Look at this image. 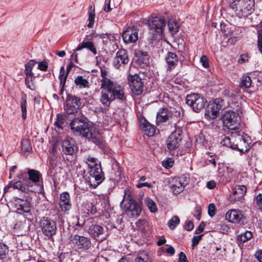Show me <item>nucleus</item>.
Returning a JSON list of instances; mask_svg holds the SVG:
<instances>
[{
  "instance_id": "28",
  "label": "nucleus",
  "mask_w": 262,
  "mask_h": 262,
  "mask_svg": "<svg viewBox=\"0 0 262 262\" xmlns=\"http://www.w3.org/2000/svg\"><path fill=\"white\" fill-rule=\"evenodd\" d=\"M28 174L30 180L34 183L35 185H39L40 180H42V176L40 173L34 169H28Z\"/></svg>"
},
{
  "instance_id": "30",
  "label": "nucleus",
  "mask_w": 262,
  "mask_h": 262,
  "mask_svg": "<svg viewBox=\"0 0 262 262\" xmlns=\"http://www.w3.org/2000/svg\"><path fill=\"white\" fill-rule=\"evenodd\" d=\"M253 237V233L250 231H246L237 236V240L238 244H243L251 239Z\"/></svg>"
},
{
  "instance_id": "20",
  "label": "nucleus",
  "mask_w": 262,
  "mask_h": 262,
  "mask_svg": "<svg viewBox=\"0 0 262 262\" xmlns=\"http://www.w3.org/2000/svg\"><path fill=\"white\" fill-rule=\"evenodd\" d=\"M13 204L18 211L29 213L31 209V201L29 199H22L18 198H13Z\"/></svg>"
},
{
  "instance_id": "54",
  "label": "nucleus",
  "mask_w": 262,
  "mask_h": 262,
  "mask_svg": "<svg viewBox=\"0 0 262 262\" xmlns=\"http://www.w3.org/2000/svg\"><path fill=\"white\" fill-rule=\"evenodd\" d=\"M202 235H199L197 236H195L193 237L192 239V247H194L195 246L201 239Z\"/></svg>"
},
{
  "instance_id": "43",
  "label": "nucleus",
  "mask_w": 262,
  "mask_h": 262,
  "mask_svg": "<svg viewBox=\"0 0 262 262\" xmlns=\"http://www.w3.org/2000/svg\"><path fill=\"white\" fill-rule=\"evenodd\" d=\"M85 162L90 168H93L96 167V166L99 165L97 164L96 159L93 157H89L86 159Z\"/></svg>"
},
{
  "instance_id": "16",
  "label": "nucleus",
  "mask_w": 262,
  "mask_h": 262,
  "mask_svg": "<svg viewBox=\"0 0 262 262\" xmlns=\"http://www.w3.org/2000/svg\"><path fill=\"white\" fill-rule=\"evenodd\" d=\"M120 206L125 210L130 211L133 217L138 216L141 211L140 205L133 199L128 200L127 205L124 204V199H123L120 203Z\"/></svg>"
},
{
  "instance_id": "15",
  "label": "nucleus",
  "mask_w": 262,
  "mask_h": 262,
  "mask_svg": "<svg viewBox=\"0 0 262 262\" xmlns=\"http://www.w3.org/2000/svg\"><path fill=\"white\" fill-rule=\"evenodd\" d=\"M139 29L135 27L127 28L122 33V38L126 43H132L138 39Z\"/></svg>"
},
{
  "instance_id": "7",
  "label": "nucleus",
  "mask_w": 262,
  "mask_h": 262,
  "mask_svg": "<svg viewBox=\"0 0 262 262\" xmlns=\"http://www.w3.org/2000/svg\"><path fill=\"white\" fill-rule=\"evenodd\" d=\"M224 126L233 131L238 129L240 118L236 114L232 111L226 112L222 118Z\"/></svg>"
},
{
  "instance_id": "31",
  "label": "nucleus",
  "mask_w": 262,
  "mask_h": 262,
  "mask_svg": "<svg viewBox=\"0 0 262 262\" xmlns=\"http://www.w3.org/2000/svg\"><path fill=\"white\" fill-rule=\"evenodd\" d=\"M75 84L79 88H86L89 87V83L87 79L83 78L82 76H77L74 80Z\"/></svg>"
},
{
  "instance_id": "46",
  "label": "nucleus",
  "mask_w": 262,
  "mask_h": 262,
  "mask_svg": "<svg viewBox=\"0 0 262 262\" xmlns=\"http://www.w3.org/2000/svg\"><path fill=\"white\" fill-rule=\"evenodd\" d=\"M64 119H63V118L61 116L58 114L57 116V120L54 122V125L57 127H58L59 128H61L62 127V125H63V124H64Z\"/></svg>"
},
{
  "instance_id": "18",
  "label": "nucleus",
  "mask_w": 262,
  "mask_h": 262,
  "mask_svg": "<svg viewBox=\"0 0 262 262\" xmlns=\"http://www.w3.org/2000/svg\"><path fill=\"white\" fill-rule=\"evenodd\" d=\"M129 61L127 51L125 49H120L118 50L113 60V65L114 67L119 69L122 66L127 64Z\"/></svg>"
},
{
  "instance_id": "5",
  "label": "nucleus",
  "mask_w": 262,
  "mask_h": 262,
  "mask_svg": "<svg viewBox=\"0 0 262 262\" xmlns=\"http://www.w3.org/2000/svg\"><path fill=\"white\" fill-rule=\"evenodd\" d=\"M148 25L154 34V37L156 38L155 36H161L163 34L166 22L163 17L153 14L148 19Z\"/></svg>"
},
{
  "instance_id": "56",
  "label": "nucleus",
  "mask_w": 262,
  "mask_h": 262,
  "mask_svg": "<svg viewBox=\"0 0 262 262\" xmlns=\"http://www.w3.org/2000/svg\"><path fill=\"white\" fill-rule=\"evenodd\" d=\"M36 61L35 60H31L29 62L26 64L25 65V70H32L33 67L36 63Z\"/></svg>"
},
{
  "instance_id": "11",
  "label": "nucleus",
  "mask_w": 262,
  "mask_h": 262,
  "mask_svg": "<svg viewBox=\"0 0 262 262\" xmlns=\"http://www.w3.org/2000/svg\"><path fill=\"white\" fill-rule=\"evenodd\" d=\"M74 248L76 250L82 251L89 249L91 246L90 240L84 236L74 235L72 239Z\"/></svg>"
},
{
  "instance_id": "40",
  "label": "nucleus",
  "mask_w": 262,
  "mask_h": 262,
  "mask_svg": "<svg viewBox=\"0 0 262 262\" xmlns=\"http://www.w3.org/2000/svg\"><path fill=\"white\" fill-rule=\"evenodd\" d=\"M84 205L86 208V212L87 214H91L92 215H94L96 213L97 208L92 203H87Z\"/></svg>"
},
{
  "instance_id": "2",
  "label": "nucleus",
  "mask_w": 262,
  "mask_h": 262,
  "mask_svg": "<svg viewBox=\"0 0 262 262\" xmlns=\"http://www.w3.org/2000/svg\"><path fill=\"white\" fill-rule=\"evenodd\" d=\"M70 126L73 132L82 135L100 148L104 149L106 148L104 140L97 126H91L84 119L79 118L74 119L71 122Z\"/></svg>"
},
{
  "instance_id": "24",
  "label": "nucleus",
  "mask_w": 262,
  "mask_h": 262,
  "mask_svg": "<svg viewBox=\"0 0 262 262\" xmlns=\"http://www.w3.org/2000/svg\"><path fill=\"white\" fill-rule=\"evenodd\" d=\"M140 122L141 128L144 134L146 135L148 137L153 136L156 133L155 127L149 123L145 119L141 120Z\"/></svg>"
},
{
  "instance_id": "22",
  "label": "nucleus",
  "mask_w": 262,
  "mask_h": 262,
  "mask_svg": "<svg viewBox=\"0 0 262 262\" xmlns=\"http://www.w3.org/2000/svg\"><path fill=\"white\" fill-rule=\"evenodd\" d=\"M172 113L168 109L161 108L157 114L156 123L159 124L167 121L172 122Z\"/></svg>"
},
{
  "instance_id": "41",
  "label": "nucleus",
  "mask_w": 262,
  "mask_h": 262,
  "mask_svg": "<svg viewBox=\"0 0 262 262\" xmlns=\"http://www.w3.org/2000/svg\"><path fill=\"white\" fill-rule=\"evenodd\" d=\"M136 57H138V62H143L145 58H147L148 54L146 52L138 50L135 52Z\"/></svg>"
},
{
  "instance_id": "34",
  "label": "nucleus",
  "mask_w": 262,
  "mask_h": 262,
  "mask_svg": "<svg viewBox=\"0 0 262 262\" xmlns=\"http://www.w3.org/2000/svg\"><path fill=\"white\" fill-rule=\"evenodd\" d=\"M169 30L172 34H174L179 30V25L174 20H169L168 23Z\"/></svg>"
},
{
  "instance_id": "62",
  "label": "nucleus",
  "mask_w": 262,
  "mask_h": 262,
  "mask_svg": "<svg viewBox=\"0 0 262 262\" xmlns=\"http://www.w3.org/2000/svg\"><path fill=\"white\" fill-rule=\"evenodd\" d=\"M25 74L26 77L30 78L31 79H35V77L34 73L30 70H25Z\"/></svg>"
},
{
  "instance_id": "64",
  "label": "nucleus",
  "mask_w": 262,
  "mask_h": 262,
  "mask_svg": "<svg viewBox=\"0 0 262 262\" xmlns=\"http://www.w3.org/2000/svg\"><path fill=\"white\" fill-rule=\"evenodd\" d=\"M255 257L259 262H262V250H258L255 254Z\"/></svg>"
},
{
  "instance_id": "63",
  "label": "nucleus",
  "mask_w": 262,
  "mask_h": 262,
  "mask_svg": "<svg viewBox=\"0 0 262 262\" xmlns=\"http://www.w3.org/2000/svg\"><path fill=\"white\" fill-rule=\"evenodd\" d=\"M107 259L102 255H99L96 257L94 262H107Z\"/></svg>"
},
{
  "instance_id": "21",
  "label": "nucleus",
  "mask_w": 262,
  "mask_h": 262,
  "mask_svg": "<svg viewBox=\"0 0 262 262\" xmlns=\"http://www.w3.org/2000/svg\"><path fill=\"white\" fill-rule=\"evenodd\" d=\"M247 188L244 185H236L232 194L229 197V201L231 202L242 201L246 194Z\"/></svg>"
},
{
  "instance_id": "8",
  "label": "nucleus",
  "mask_w": 262,
  "mask_h": 262,
  "mask_svg": "<svg viewBox=\"0 0 262 262\" xmlns=\"http://www.w3.org/2000/svg\"><path fill=\"white\" fill-rule=\"evenodd\" d=\"M223 100L221 98H216L210 101L205 110V115L206 118L213 119L219 115V111L222 107Z\"/></svg>"
},
{
  "instance_id": "58",
  "label": "nucleus",
  "mask_w": 262,
  "mask_h": 262,
  "mask_svg": "<svg viewBox=\"0 0 262 262\" xmlns=\"http://www.w3.org/2000/svg\"><path fill=\"white\" fill-rule=\"evenodd\" d=\"M178 262H188L185 254L181 252L179 254V261Z\"/></svg>"
},
{
  "instance_id": "4",
  "label": "nucleus",
  "mask_w": 262,
  "mask_h": 262,
  "mask_svg": "<svg viewBox=\"0 0 262 262\" xmlns=\"http://www.w3.org/2000/svg\"><path fill=\"white\" fill-rule=\"evenodd\" d=\"M229 6L239 18H246L254 11V0H230Z\"/></svg>"
},
{
  "instance_id": "33",
  "label": "nucleus",
  "mask_w": 262,
  "mask_h": 262,
  "mask_svg": "<svg viewBox=\"0 0 262 262\" xmlns=\"http://www.w3.org/2000/svg\"><path fill=\"white\" fill-rule=\"evenodd\" d=\"M20 106L22 112V118L26 119L27 117V96L26 95L22 96L21 98Z\"/></svg>"
},
{
  "instance_id": "55",
  "label": "nucleus",
  "mask_w": 262,
  "mask_h": 262,
  "mask_svg": "<svg viewBox=\"0 0 262 262\" xmlns=\"http://www.w3.org/2000/svg\"><path fill=\"white\" fill-rule=\"evenodd\" d=\"M205 227V224L204 222H202L199 226L197 227L195 231V233L198 234L203 231Z\"/></svg>"
},
{
  "instance_id": "23",
  "label": "nucleus",
  "mask_w": 262,
  "mask_h": 262,
  "mask_svg": "<svg viewBox=\"0 0 262 262\" xmlns=\"http://www.w3.org/2000/svg\"><path fill=\"white\" fill-rule=\"evenodd\" d=\"M59 205L62 211H67L71 208L70 197L68 192H64L60 194Z\"/></svg>"
},
{
  "instance_id": "57",
  "label": "nucleus",
  "mask_w": 262,
  "mask_h": 262,
  "mask_svg": "<svg viewBox=\"0 0 262 262\" xmlns=\"http://www.w3.org/2000/svg\"><path fill=\"white\" fill-rule=\"evenodd\" d=\"M194 227L193 223L191 221H187L185 223V228L187 231H191L193 229Z\"/></svg>"
},
{
  "instance_id": "26",
  "label": "nucleus",
  "mask_w": 262,
  "mask_h": 262,
  "mask_svg": "<svg viewBox=\"0 0 262 262\" xmlns=\"http://www.w3.org/2000/svg\"><path fill=\"white\" fill-rule=\"evenodd\" d=\"M243 215L238 210H231L226 214V219L229 222L235 223L239 222L242 219Z\"/></svg>"
},
{
  "instance_id": "47",
  "label": "nucleus",
  "mask_w": 262,
  "mask_h": 262,
  "mask_svg": "<svg viewBox=\"0 0 262 262\" xmlns=\"http://www.w3.org/2000/svg\"><path fill=\"white\" fill-rule=\"evenodd\" d=\"M257 208L262 211V194L259 193L254 199Z\"/></svg>"
},
{
  "instance_id": "27",
  "label": "nucleus",
  "mask_w": 262,
  "mask_h": 262,
  "mask_svg": "<svg viewBox=\"0 0 262 262\" xmlns=\"http://www.w3.org/2000/svg\"><path fill=\"white\" fill-rule=\"evenodd\" d=\"M12 188L13 189H17L22 192L26 193L27 192V189L25 187V184H23L21 181H17L15 182H10L5 188H4V192L6 193L9 191L10 188Z\"/></svg>"
},
{
  "instance_id": "44",
  "label": "nucleus",
  "mask_w": 262,
  "mask_h": 262,
  "mask_svg": "<svg viewBox=\"0 0 262 262\" xmlns=\"http://www.w3.org/2000/svg\"><path fill=\"white\" fill-rule=\"evenodd\" d=\"M25 184V188L27 189V192L29 193V192H33L34 190L33 189V186L35 185L34 183L32 182V181L30 180L29 179H27L26 181Z\"/></svg>"
},
{
  "instance_id": "32",
  "label": "nucleus",
  "mask_w": 262,
  "mask_h": 262,
  "mask_svg": "<svg viewBox=\"0 0 262 262\" xmlns=\"http://www.w3.org/2000/svg\"><path fill=\"white\" fill-rule=\"evenodd\" d=\"M67 103L68 105H74L76 108H79L81 104L80 99L75 96L69 95L68 96Z\"/></svg>"
},
{
  "instance_id": "36",
  "label": "nucleus",
  "mask_w": 262,
  "mask_h": 262,
  "mask_svg": "<svg viewBox=\"0 0 262 262\" xmlns=\"http://www.w3.org/2000/svg\"><path fill=\"white\" fill-rule=\"evenodd\" d=\"M252 83V80L250 77L248 76H244L242 78L240 83L241 88H249Z\"/></svg>"
},
{
  "instance_id": "19",
  "label": "nucleus",
  "mask_w": 262,
  "mask_h": 262,
  "mask_svg": "<svg viewBox=\"0 0 262 262\" xmlns=\"http://www.w3.org/2000/svg\"><path fill=\"white\" fill-rule=\"evenodd\" d=\"M62 152L66 155H74L78 150L75 141L72 139H67L62 143Z\"/></svg>"
},
{
  "instance_id": "35",
  "label": "nucleus",
  "mask_w": 262,
  "mask_h": 262,
  "mask_svg": "<svg viewBox=\"0 0 262 262\" xmlns=\"http://www.w3.org/2000/svg\"><path fill=\"white\" fill-rule=\"evenodd\" d=\"M180 222L179 217L177 215H174L168 221L167 226L170 229L173 230L179 224Z\"/></svg>"
},
{
  "instance_id": "10",
  "label": "nucleus",
  "mask_w": 262,
  "mask_h": 262,
  "mask_svg": "<svg viewBox=\"0 0 262 262\" xmlns=\"http://www.w3.org/2000/svg\"><path fill=\"white\" fill-rule=\"evenodd\" d=\"M40 225L42 232L45 235L50 237L56 233V224L53 220L43 217L40 221Z\"/></svg>"
},
{
  "instance_id": "37",
  "label": "nucleus",
  "mask_w": 262,
  "mask_h": 262,
  "mask_svg": "<svg viewBox=\"0 0 262 262\" xmlns=\"http://www.w3.org/2000/svg\"><path fill=\"white\" fill-rule=\"evenodd\" d=\"M32 150L31 142L27 139H24L21 141V150L24 152H29Z\"/></svg>"
},
{
  "instance_id": "12",
  "label": "nucleus",
  "mask_w": 262,
  "mask_h": 262,
  "mask_svg": "<svg viewBox=\"0 0 262 262\" xmlns=\"http://www.w3.org/2000/svg\"><path fill=\"white\" fill-rule=\"evenodd\" d=\"M89 234L97 240L102 241L107 236V231L103 227L99 225H92L89 228Z\"/></svg>"
},
{
  "instance_id": "17",
  "label": "nucleus",
  "mask_w": 262,
  "mask_h": 262,
  "mask_svg": "<svg viewBox=\"0 0 262 262\" xmlns=\"http://www.w3.org/2000/svg\"><path fill=\"white\" fill-rule=\"evenodd\" d=\"M187 184V178L185 177L173 178L169 183L171 189L176 194L181 193Z\"/></svg>"
},
{
  "instance_id": "61",
  "label": "nucleus",
  "mask_w": 262,
  "mask_h": 262,
  "mask_svg": "<svg viewBox=\"0 0 262 262\" xmlns=\"http://www.w3.org/2000/svg\"><path fill=\"white\" fill-rule=\"evenodd\" d=\"M110 1L111 0H105L104 11L106 12H108L111 10Z\"/></svg>"
},
{
  "instance_id": "48",
  "label": "nucleus",
  "mask_w": 262,
  "mask_h": 262,
  "mask_svg": "<svg viewBox=\"0 0 262 262\" xmlns=\"http://www.w3.org/2000/svg\"><path fill=\"white\" fill-rule=\"evenodd\" d=\"M35 79H31L30 78L26 77L25 83L27 88L32 91L35 90V85L33 83V80Z\"/></svg>"
},
{
  "instance_id": "25",
  "label": "nucleus",
  "mask_w": 262,
  "mask_h": 262,
  "mask_svg": "<svg viewBox=\"0 0 262 262\" xmlns=\"http://www.w3.org/2000/svg\"><path fill=\"white\" fill-rule=\"evenodd\" d=\"M165 60L167 64V70L170 71L176 67L179 62L177 55L173 52H168L165 57Z\"/></svg>"
},
{
  "instance_id": "3",
  "label": "nucleus",
  "mask_w": 262,
  "mask_h": 262,
  "mask_svg": "<svg viewBox=\"0 0 262 262\" xmlns=\"http://www.w3.org/2000/svg\"><path fill=\"white\" fill-rule=\"evenodd\" d=\"M241 133L237 130L232 131L230 136H221L219 142L222 145L241 153L247 152L249 150V144L245 137Z\"/></svg>"
},
{
  "instance_id": "50",
  "label": "nucleus",
  "mask_w": 262,
  "mask_h": 262,
  "mask_svg": "<svg viewBox=\"0 0 262 262\" xmlns=\"http://www.w3.org/2000/svg\"><path fill=\"white\" fill-rule=\"evenodd\" d=\"M200 62H201L203 67L208 68L209 67V60L206 56L202 55L200 58Z\"/></svg>"
},
{
  "instance_id": "42",
  "label": "nucleus",
  "mask_w": 262,
  "mask_h": 262,
  "mask_svg": "<svg viewBox=\"0 0 262 262\" xmlns=\"http://www.w3.org/2000/svg\"><path fill=\"white\" fill-rule=\"evenodd\" d=\"M146 204L148 208L151 212H156L157 211V207L154 201L148 199L146 200Z\"/></svg>"
},
{
  "instance_id": "51",
  "label": "nucleus",
  "mask_w": 262,
  "mask_h": 262,
  "mask_svg": "<svg viewBox=\"0 0 262 262\" xmlns=\"http://www.w3.org/2000/svg\"><path fill=\"white\" fill-rule=\"evenodd\" d=\"M216 211V208L213 204H210L209 205L208 212L210 216L213 217Z\"/></svg>"
},
{
  "instance_id": "52",
  "label": "nucleus",
  "mask_w": 262,
  "mask_h": 262,
  "mask_svg": "<svg viewBox=\"0 0 262 262\" xmlns=\"http://www.w3.org/2000/svg\"><path fill=\"white\" fill-rule=\"evenodd\" d=\"M48 63L46 61H41L38 62V69L42 71H46L48 69Z\"/></svg>"
},
{
  "instance_id": "6",
  "label": "nucleus",
  "mask_w": 262,
  "mask_h": 262,
  "mask_svg": "<svg viewBox=\"0 0 262 262\" xmlns=\"http://www.w3.org/2000/svg\"><path fill=\"white\" fill-rule=\"evenodd\" d=\"M205 99L198 93L188 95L186 98V103L193 111L199 112L205 105Z\"/></svg>"
},
{
  "instance_id": "53",
  "label": "nucleus",
  "mask_w": 262,
  "mask_h": 262,
  "mask_svg": "<svg viewBox=\"0 0 262 262\" xmlns=\"http://www.w3.org/2000/svg\"><path fill=\"white\" fill-rule=\"evenodd\" d=\"M173 164V160L171 158H169L166 161H163V165L166 168L171 167Z\"/></svg>"
},
{
  "instance_id": "38",
  "label": "nucleus",
  "mask_w": 262,
  "mask_h": 262,
  "mask_svg": "<svg viewBox=\"0 0 262 262\" xmlns=\"http://www.w3.org/2000/svg\"><path fill=\"white\" fill-rule=\"evenodd\" d=\"M69 73H65V71L63 67H61L60 69V73L59 76V78L60 80V83L63 86H64L66 81L68 77Z\"/></svg>"
},
{
  "instance_id": "13",
  "label": "nucleus",
  "mask_w": 262,
  "mask_h": 262,
  "mask_svg": "<svg viewBox=\"0 0 262 262\" xmlns=\"http://www.w3.org/2000/svg\"><path fill=\"white\" fill-rule=\"evenodd\" d=\"M182 132L180 129H177L171 134L167 140V147L170 150H173L177 148L181 142Z\"/></svg>"
},
{
  "instance_id": "60",
  "label": "nucleus",
  "mask_w": 262,
  "mask_h": 262,
  "mask_svg": "<svg viewBox=\"0 0 262 262\" xmlns=\"http://www.w3.org/2000/svg\"><path fill=\"white\" fill-rule=\"evenodd\" d=\"M248 61V56L247 54H244L241 55L238 60V62L240 63H245Z\"/></svg>"
},
{
  "instance_id": "1",
  "label": "nucleus",
  "mask_w": 262,
  "mask_h": 262,
  "mask_svg": "<svg viewBox=\"0 0 262 262\" xmlns=\"http://www.w3.org/2000/svg\"><path fill=\"white\" fill-rule=\"evenodd\" d=\"M101 76L100 101L104 106L108 107L115 99L125 100L124 89L116 81L108 78V72L104 68H101Z\"/></svg>"
},
{
  "instance_id": "45",
  "label": "nucleus",
  "mask_w": 262,
  "mask_h": 262,
  "mask_svg": "<svg viewBox=\"0 0 262 262\" xmlns=\"http://www.w3.org/2000/svg\"><path fill=\"white\" fill-rule=\"evenodd\" d=\"M64 110L68 114H72L77 112L78 108H76L74 105H68V103H66Z\"/></svg>"
},
{
  "instance_id": "14",
  "label": "nucleus",
  "mask_w": 262,
  "mask_h": 262,
  "mask_svg": "<svg viewBox=\"0 0 262 262\" xmlns=\"http://www.w3.org/2000/svg\"><path fill=\"white\" fill-rule=\"evenodd\" d=\"M129 85L133 93L136 95H139L143 91V82L136 75H130L128 77Z\"/></svg>"
},
{
  "instance_id": "29",
  "label": "nucleus",
  "mask_w": 262,
  "mask_h": 262,
  "mask_svg": "<svg viewBox=\"0 0 262 262\" xmlns=\"http://www.w3.org/2000/svg\"><path fill=\"white\" fill-rule=\"evenodd\" d=\"M90 40V39H89ZM83 48H86L90 50L94 55L96 54L97 51L94 47L93 42L90 40H83L81 43L78 45L77 48L75 49L76 51H80Z\"/></svg>"
},
{
  "instance_id": "59",
  "label": "nucleus",
  "mask_w": 262,
  "mask_h": 262,
  "mask_svg": "<svg viewBox=\"0 0 262 262\" xmlns=\"http://www.w3.org/2000/svg\"><path fill=\"white\" fill-rule=\"evenodd\" d=\"M135 262H150L147 258L146 255H144V257L141 256H138L135 260Z\"/></svg>"
},
{
  "instance_id": "39",
  "label": "nucleus",
  "mask_w": 262,
  "mask_h": 262,
  "mask_svg": "<svg viewBox=\"0 0 262 262\" xmlns=\"http://www.w3.org/2000/svg\"><path fill=\"white\" fill-rule=\"evenodd\" d=\"M95 9L94 8H92V7L91 6L90 8L89 13V24L88 25V27L91 28L93 25L95 20Z\"/></svg>"
},
{
  "instance_id": "49",
  "label": "nucleus",
  "mask_w": 262,
  "mask_h": 262,
  "mask_svg": "<svg viewBox=\"0 0 262 262\" xmlns=\"http://www.w3.org/2000/svg\"><path fill=\"white\" fill-rule=\"evenodd\" d=\"M7 250V247L6 245L0 242V259L5 257Z\"/></svg>"
},
{
  "instance_id": "9",
  "label": "nucleus",
  "mask_w": 262,
  "mask_h": 262,
  "mask_svg": "<svg viewBox=\"0 0 262 262\" xmlns=\"http://www.w3.org/2000/svg\"><path fill=\"white\" fill-rule=\"evenodd\" d=\"M94 170L91 171V176L88 177V184L91 188H95L104 179V173L101 166H96Z\"/></svg>"
}]
</instances>
